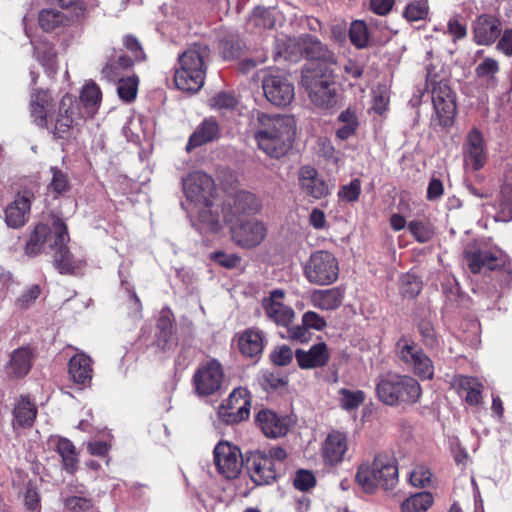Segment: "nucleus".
I'll return each instance as SVG.
<instances>
[{"label":"nucleus","mask_w":512,"mask_h":512,"mask_svg":"<svg viewBox=\"0 0 512 512\" xmlns=\"http://www.w3.org/2000/svg\"><path fill=\"white\" fill-rule=\"evenodd\" d=\"M231 224V238L242 248L251 249L258 246L267 235L266 225L257 219H241Z\"/></svg>","instance_id":"nucleus-17"},{"label":"nucleus","mask_w":512,"mask_h":512,"mask_svg":"<svg viewBox=\"0 0 512 512\" xmlns=\"http://www.w3.org/2000/svg\"><path fill=\"white\" fill-rule=\"evenodd\" d=\"M427 88L431 89L432 103L442 127H449L453 124L457 108L455 95L447 81L435 82L427 80Z\"/></svg>","instance_id":"nucleus-12"},{"label":"nucleus","mask_w":512,"mask_h":512,"mask_svg":"<svg viewBox=\"0 0 512 512\" xmlns=\"http://www.w3.org/2000/svg\"><path fill=\"white\" fill-rule=\"evenodd\" d=\"M218 135V123L212 118L205 119L190 136L189 141L186 145V150L190 152L194 148L212 142L218 137Z\"/></svg>","instance_id":"nucleus-32"},{"label":"nucleus","mask_w":512,"mask_h":512,"mask_svg":"<svg viewBox=\"0 0 512 512\" xmlns=\"http://www.w3.org/2000/svg\"><path fill=\"white\" fill-rule=\"evenodd\" d=\"M295 358L300 368L314 369L325 366L329 361V352L327 345L323 342L313 345L309 350L305 351L297 349Z\"/></svg>","instance_id":"nucleus-29"},{"label":"nucleus","mask_w":512,"mask_h":512,"mask_svg":"<svg viewBox=\"0 0 512 512\" xmlns=\"http://www.w3.org/2000/svg\"><path fill=\"white\" fill-rule=\"evenodd\" d=\"M41 287L37 284L27 287L17 298L16 305L22 309L30 307L34 301L40 296Z\"/></svg>","instance_id":"nucleus-52"},{"label":"nucleus","mask_w":512,"mask_h":512,"mask_svg":"<svg viewBox=\"0 0 512 512\" xmlns=\"http://www.w3.org/2000/svg\"><path fill=\"white\" fill-rule=\"evenodd\" d=\"M50 172L52 179L48 186L49 190L56 195H62L67 192L70 188L68 175L57 167H51Z\"/></svg>","instance_id":"nucleus-49"},{"label":"nucleus","mask_w":512,"mask_h":512,"mask_svg":"<svg viewBox=\"0 0 512 512\" xmlns=\"http://www.w3.org/2000/svg\"><path fill=\"white\" fill-rule=\"evenodd\" d=\"M53 244V218L51 225L40 223L36 225L25 246V252L29 256H36L44 251L47 246Z\"/></svg>","instance_id":"nucleus-30"},{"label":"nucleus","mask_w":512,"mask_h":512,"mask_svg":"<svg viewBox=\"0 0 512 512\" xmlns=\"http://www.w3.org/2000/svg\"><path fill=\"white\" fill-rule=\"evenodd\" d=\"M348 451V438L346 433L331 431L322 445V456L325 463L335 466L344 460Z\"/></svg>","instance_id":"nucleus-23"},{"label":"nucleus","mask_w":512,"mask_h":512,"mask_svg":"<svg viewBox=\"0 0 512 512\" xmlns=\"http://www.w3.org/2000/svg\"><path fill=\"white\" fill-rule=\"evenodd\" d=\"M255 421L263 434L268 438L283 437L289 431L288 418L280 416L269 409L260 410L256 415Z\"/></svg>","instance_id":"nucleus-22"},{"label":"nucleus","mask_w":512,"mask_h":512,"mask_svg":"<svg viewBox=\"0 0 512 512\" xmlns=\"http://www.w3.org/2000/svg\"><path fill=\"white\" fill-rule=\"evenodd\" d=\"M183 190L187 201L197 209L199 220L210 231L218 232L221 220L215 208L216 189L212 177L202 171L192 172L183 179Z\"/></svg>","instance_id":"nucleus-1"},{"label":"nucleus","mask_w":512,"mask_h":512,"mask_svg":"<svg viewBox=\"0 0 512 512\" xmlns=\"http://www.w3.org/2000/svg\"><path fill=\"white\" fill-rule=\"evenodd\" d=\"M92 361L85 354L74 355L69 362V374L74 382L87 385L92 379Z\"/></svg>","instance_id":"nucleus-36"},{"label":"nucleus","mask_w":512,"mask_h":512,"mask_svg":"<svg viewBox=\"0 0 512 512\" xmlns=\"http://www.w3.org/2000/svg\"><path fill=\"white\" fill-rule=\"evenodd\" d=\"M261 209V200L255 194L241 190L227 197L221 206V214L225 223H233L243 216L257 214Z\"/></svg>","instance_id":"nucleus-11"},{"label":"nucleus","mask_w":512,"mask_h":512,"mask_svg":"<svg viewBox=\"0 0 512 512\" xmlns=\"http://www.w3.org/2000/svg\"><path fill=\"white\" fill-rule=\"evenodd\" d=\"M298 183L301 192L314 200L325 198L330 194L327 182L319 177L318 171L310 165L300 168Z\"/></svg>","instance_id":"nucleus-20"},{"label":"nucleus","mask_w":512,"mask_h":512,"mask_svg":"<svg viewBox=\"0 0 512 512\" xmlns=\"http://www.w3.org/2000/svg\"><path fill=\"white\" fill-rule=\"evenodd\" d=\"M302 324L307 327L321 331L326 327L325 319L314 311H307L302 316Z\"/></svg>","instance_id":"nucleus-57"},{"label":"nucleus","mask_w":512,"mask_h":512,"mask_svg":"<svg viewBox=\"0 0 512 512\" xmlns=\"http://www.w3.org/2000/svg\"><path fill=\"white\" fill-rule=\"evenodd\" d=\"M376 394L385 405L395 406L400 403H417L422 390L419 382L413 377L388 372L377 378Z\"/></svg>","instance_id":"nucleus-6"},{"label":"nucleus","mask_w":512,"mask_h":512,"mask_svg":"<svg viewBox=\"0 0 512 512\" xmlns=\"http://www.w3.org/2000/svg\"><path fill=\"white\" fill-rule=\"evenodd\" d=\"M422 289V283L419 278L412 274L406 273L400 278V291L406 298L416 297Z\"/></svg>","instance_id":"nucleus-48"},{"label":"nucleus","mask_w":512,"mask_h":512,"mask_svg":"<svg viewBox=\"0 0 512 512\" xmlns=\"http://www.w3.org/2000/svg\"><path fill=\"white\" fill-rule=\"evenodd\" d=\"M123 45L125 48L132 53L133 57L137 61H142L145 59V54L142 49V46L137 38L132 35H126L123 38Z\"/></svg>","instance_id":"nucleus-59"},{"label":"nucleus","mask_w":512,"mask_h":512,"mask_svg":"<svg viewBox=\"0 0 512 512\" xmlns=\"http://www.w3.org/2000/svg\"><path fill=\"white\" fill-rule=\"evenodd\" d=\"M301 54L312 62L321 61L320 58L325 55L324 45L315 37L305 35L300 38Z\"/></svg>","instance_id":"nucleus-40"},{"label":"nucleus","mask_w":512,"mask_h":512,"mask_svg":"<svg viewBox=\"0 0 512 512\" xmlns=\"http://www.w3.org/2000/svg\"><path fill=\"white\" fill-rule=\"evenodd\" d=\"M210 56L209 47L201 43L193 44L180 54L174 75L176 87L184 92L199 91L204 84Z\"/></svg>","instance_id":"nucleus-4"},{"label":"nucleus","mask_w":512,"mask_h":512,"mask_svg":"<svg viewBox=\"0 0 512 512\" xmlns=\"http://www.w3.org/2000/svg\"><path fill=\"white\" fill-rule=\"evenodd\" d=\"M212 258L221 266L233 269L240 265L241 258L237 254H227L222 251L215 252Z\"/></svg>","instance_id":"nucleus-58"},{"label":"nucleus","mask_w":512,"mask_h":512,"mask_svg":"<svg viewBox=\"0 0 512 512\" xmlns=\"http://www.w3.org/2000/svg\"><path fill=\"white\" fill-rule=\"evenodd\" d=\"M499 72L498 61L493 58H485L475 69L478 78L484 79L487 84L495 85V76Z\"/></svg>","instance_id":"nucleus-47"},{"label":"nucleus","mask_w":512,"mask_h":512,"mask_svg":"<svg viewBox=\"0 0 512 512\" xmlns=\"http://www.w3.org/2000/svg\"><path fill=\"white\" fill-rule=\"evenodd\" d=\"M306 280L317 286L331 285L339 277V262L336 256L327 250L313 252L303 265Z\"/></svg>","instance_id":"nucleus-7"},{"label":"nucleus","mask_w":512,"mask_h":512,"mask_svg":"<svg viewBox=\"0 0 512 512\" xmlns=\"http://www.w3.org/2000/svg\"><path fill=\"white\" fill-rule=\"evenodd\" d=\"M239 352L248 358L258 357L264 349V334L257 328H248L235 336Z\"/></svg>","instance_id":"nucleus-27"},{"label":"nucleus","mask_w":512,"mask_h":512,"mask_svg":"<svg viewBox=\"0 0 512 512\" xmlns=\"http://www.w3.org/2000/svg\"><path fill=\"white\" fill-rule=\"evenodd\" d=\"M288 336L292 340L299 341L301 343L308 342L311 338V333L305 325H296L288 329Z\"/></svg>","instance_id":"nucleus-61"},{"label":"nucleus","mask_w":512,"mask_h":512,"mask_svg":"<svg viewBox=\"0 0 512 512\" xmlns=\"http://www.w3.org/2000/svg\"><path fill=\"white\" fill-rule=\"evenodd\" d=\"M296 489L300 491H307L313 488L316 484L315 476L308 470H299L293 480Z\"/></svg>","instance_id":"nucleus-54"},{"label":"nucleus","mask_w":512,"mask_h":512,"mask_svg":"<svg viewBox=\"0 0 512 512\" xmlns=\"http://www.w3.org/2000/svg\"><path fill=\"white\" fill-rule=\"evenodd\" d=\"M432 473L424 466H417L410 474V483L415 487H426L430 484Z\"/></svg>","instance_id":"nucleus-55"},{"label":"nucleus","mask_w":512,"mask_h":512,"mask_svg":"<svg viewBox=\"0 0 512 512\" xmlns=\"http://www.w3.org/2000/svg\"><path fill=\"white\" fill-rule=\"evenodd\" d=\"M51 97L47 91L36 90L31 95L30 113L34 123L39 127H48L49 116H47V107Z\"/></svg>","instance_id":"nucleus-35"},{"label":"nucleus","mask_w":512,"mask_h":512,"mask_svg":"<svg viewBox=\"0 0 512 512\" xmlns=\"http://www.w3.org/2000/svg\"><path fill=\"white\" fill-rule=\"evenodd\" d=\"M33 353L29 347H21L13 351L7 365L10 376L21 378L28 374L32 367Z\"/></svg>","instance_id":"nucleus-33"},{"label":"nucleus","mask_w":512,"mask_h":512,"mask_svg":"<svg viewBox=\"0 0 512 512\" xmlns=\"http://www.w3.org/2000/svg\"><path fill=\"white\" fill-rule=\"evenodd\" d=\"M474 40L479 45L493 43L501 32V23L490 15L479 16L473 26Z\"/></svg>","instance_id":"nucleus-28"},{"label":"nucleus","mask_w":512,"mask_h":512,"mask_svg":"<svg viewBox=\"0 0 512 512\" xmlns=\"http://www.w3.org/2000/svg\"><path fill=\"white\" fill-rule=\"evenodd\" d=\"M239 101L232 92H220L210 99L212 108L225 113L236 109Z\"/></svg>","instance_id":"nucleus-46"},{"label":"nucleus","mask_w":512,"mask_h":512,"mask_svg":"<svg viewBox=\"0 0 512 512\" xmlns=\"http://www.w3.org/2000/svg\"><path fill=\"white\" fill-rule=\"evenodd\" d=\"M117 83V94L119 98L127 103L135 100L138 92L139 78L136 75L122 77Z\"/></svg>","instance_id":"nucleus-42"},{"label":"nucleus","mask_w":512,"mask_h":512,"mask_svg":"<svg viewBox=\"0 0 512 512\" xmlns=\"http://www.w3.org/2000/svg\"><path fill=\"white\" fill-rule=\"evenodd\" d=\"M218 472L227 479L236 478L242 469L243 458L240 449L227 441H220L213 451Z\"/></svg>","instance_id":"nucleus-18"},{"label":"nucleus","mask_w":512,"mask_h":512,"mask_svg":"<svg viewBox=\"0 0 512 512\" xmlns=\"http://www.w3.org/2000/svg\"><path fill=\"white\" fill-rule=\"evenodd\" d=\"M266 99L278 107H286L295 96L294 85L280 72H270L262 80Z\"/></svg>","instance_id":"nucleus-16"},{"label":"nucleus","mask_w":512,"mask_h":512,"mask_svg":"<svg viewBox=\"0 0 512 512\" xmlns=\"http://www.w3.org/2000/svg\"><path fill=\"white\" fill-rule=\"evenodd\" d=\"M389 93L385 88H378L373 91L372 109L375 113L382 115L389 105Z\"/></svg>","instance_id":"nucleus-53"},{"label":"nucleus","mask_w":512,"mask_h":512,"mask_svg":"<svg viewBox=\"0 0 512 512\" xmlns=\"http://www.w3.org/2000/svg\"><path fill=\"white\" fill-rule=\"evenodd\" d=\"M357 484L367 493L377 488L393 489L398 483L396 460L386 453H380L372 461L363 462L356 473Z\"/></svg>","instance_id":"nucleus-5"},{"label":"nucleus","mask_w":512,"mask_h":512,"mask_svg":"<svg viewBox=\"0 0 512 512\" xmlns=\"http://www.w3.org/2000/svg\"><path fill=\"white\" fill-rule=\"evenodd\" d=\"M81 110V104L72 95L65 94L55 115H49L47 129L56 138H66L73 127L79 125L85 119Z\"/></svg>","instance_id":"nucleus-8"},{"label":"nucleus","mask_w":512,"mask_h":512,"mask_svg":"<svg viewBox=\"0 0 512 512\" xmlns=\"http://www.w3.org/2000/svg\"><path fill=\"white\" fill-rule=\"evenodd\" d=\"M69 241L67 226L59 217H53V244L55 250L54 265L61 274H71L76 269V263L66 244Z\"/></svg>","instance_id":"nucleus-14"},{"label":"nucleus","mask_w":512,"mask_h":512,"mask_svg":"<svg viewBox=\"0 0 512 512\" xmlns=\"http://www.w3.org/2000/svg\"><path fill=\"white\" fill-rule=\"evenodd\" d=\"M444 192V186L440 179L432 178L428 184L427 188V199L429 201L438 200Z\"/></svg>","instance_id":"nucleus-62"},{"label":"nucleus","mask_w":512,"mask_h":512,"mask_svg":"<svg viewBox=\"0 0 512 512\" xmlns=\"http://www.w3.org/2000/svg\"><path fill=\"white\" fill-rule=\"evenodd\" d=\"M249 463L250 477L256 485H268L276 479L275 465L264 452H255Z\"/></svg>","instance_id":"nucleus-25"},{"label":"nucleus","mask_w":512,"mask_h":512,"mask_svg":"<svg viewBox=\"0 0 512 512\" xmlns=\"http://www.w3.org/2000/svg\"><path fill=\"white\" fill-rule=\"evenodd\" d=\"M332 65L327 61L310 62L302 71L301 83L310 101L324 110L334 108L338 102Z\"/></svg>","instance_id":"nucleus-3"},{"label":"nucleus","mask_w":512,"mask_h":512,"mask_svg":"<svg viewBox=\"0 0 512 512\" xmlns=\"http://www.w3.org/2000/svg\"><path fill=\"white\" fill-rule=\"evenodd\" d=\"M343 291L339 287L326 290H316L311 294V303L321 310H336L342 304Z\"/></svg>","instance_id":"nucleus-34"},{"label":"nucleus","mask_w":512,"mask_h":512,"mask_svg":"<svg viewBox=\"0 0 512 512\" xmlns=\"http://www.w3.org/2000/svg\"><path fill=\"white\" fill-rule=\"evenodd\" d=\"M102 93L99 86L94 82H88L80 94L81 110L85 117H93L101 103Z\"/></svg>","instance_id":"nucleus-37"},{"label":"nucleus","mask_w":512,"mask_h":512,"mask_svg":"<svg viewBox=\"0 0 512 512\" xmlns=\"http://www.w3.org/2000/svg\"><path fill=\"white\" fill-rule=\"evenodd\" d=\"M271 361L278 366H286L293 359V351L288 346H281L275 349L270 355Z\"/></svg>","instance_id":"nucleus-56"},{"label":"nucleus","mask_w":512,"mask_h":512,"mask_svg":"<svg viewBox=\"0 0 512 512\" xmlns=\"http://www.w3.org/2000/svg\"><path fill=\"white\" fill-rule=\"evenodd\" d=\"M361 194V181L353 179L350 183L340 187L338 197L343 202H355Z\"/></svg>","instance_id":"nucleus-50"},{"label":"nucleus","mask_w":512,"mask_h":512,"mask_svg":"<svg viewBox=\"0 0 512 512\" xmlns=\"http://www.w3.org/2000/svg\"><path fill=\"white\" fill-rule=\"evenodd\" d=\"M498 50L506 56H512V29L505 30L497 44Z\"/></svg>","instance_id":"nucleus-64"},{"label":"nucleus","mask_w":512,"mask_h":512,"mask_svg":"<svg viewBox=\"0 0 512 512\" xmlns=\"http://www.w3.org/2000/svg\"><path fill=\"white\" fill-rule=\"evenodd\" d=\"M224 379L222 364L217 359H210L199 365L193 375L195 392L199 396H210L218 392Z\"/></svg>","instance_id":"nucleus-13"},{"label":"nucleus","mask_w":512,"mask_h":512,"mask_svg":"<svg viewBox=\"0 0 512 512\" xmlns=\"http://www.w3.org/2000/svg\"><path fill=\"white\" fill-rule=\"evenodd\" d=\"M14 426L29 428L33 425L37 416V407L30 398L22 396L16 403L14 410Z\"/></svg>","instance_id":"nucleus-38"},{"label":"nucleus","mask_w":512,"mask_h":512,"mask_svg":"<svg viewBox=\"0 0 512 512\" xmlns=\"http://www.w3.org/2000/svg\"><path fill=\"white\" fill-rule=\"evenodd\" d=\"M251 397L245 388H236L229 395L225 404L218 408V418L226 424H236L248 419Z\"/></svg>","instance_id":"nucleus-15"},{"label":"nucleus","mask_w":512,"mask_h":512,"mask_svg":"<svg viewBox=\"0 0 512 512\" xmlns=\"http://www.w3.org/2000/svg\"><path fill=\"white\" fill-rule=\"evenodd\" d=\"M32 197L31 192L25 191L18 194L15 200L7 206L5 221L9 227L17 229L28 221Z\"/></svg>","instance_id":"nucleus-26"},{"label":"nucleus","mask_w":512,"mask_h":512,"mask_svg":"<svg viewBox=\"0 0 512 512\" xmlns=\"http://www.w3.org/2000/svg\"><path fill=\"white\" fill-rule=\"evenodd\" d=\"M133 66V60L125 55L110 58L101 71L103 79L115 83L123 76V72Z\"/></svg>","instance_id":"nucleus-39"},{"label":"nucleus","mask_w":512,"mask_h":512,"mask_svg":"<svg viewBox=\"0 0 512 512\" xmlns=\"http://www.w3.org/2000/svg\"><path fill=\"white\" fill-rule=\"evenodd\" d=\"M260 127L255 134L258 146L273 158L284 156L292 147L296 122L290 115L260 114Z\"/></svg>","instance_id":"nucleus-2"},{"label":"nucleus","mask_w":512,"mask_h":512,"mask_svg":"<svg viewBox=\"0 0 512 512\" xmlns=\"http://www.w3.org/2000/svg\"><path fill=\"white\" fill-rule=\"evenodd\" d=\"M428 13V7L425 2L415 1L408 4L403 12V16L408 21H418L426 17Z\"/></svg>","instance_id":"nucleus-51"},{"label":"nucleus","mask_w":512,"mask_h":512,"mask_svg":"<svg viewBox=\"0 0 512 512\" xmlns=\"http://www.w3.org/2000/svg\"><path fill=\"white\" fill-rule=\"evenodd\" d=\"M433 504L430 492H421L405 499L401 505L402 512H426Z\"/></svg>","instance_id":"nucleus-41"},{"label":"nucleus","mask_w":512,"mask_h":512,"mask_svg":"<svg viewBox=\"0 0 512 512\" xmlns=\"http://www.w3.org/2000/svg\"><path fill=\"white\" fill-rule=\"evenodd\" d=\"M284 294L281 289L271 291L270 296L263 299L262 306L270 320L277 325L286 327L292 322L295 313L292 308L281 302Z\"/></svg>","instance_id":"nucleus-21"},{"label":"nucleus","mask_w":512,"mask_h":512,"mask_svg":"<svg viewBox=\"0 0 512 512\" xmlns=\"http://www.w3.org/2000/svg\"><path fill=\"white\" fill-rule=\"evenodd\" d=\"M50 442L61 458L62 468L68 473H74L78 468V452L69 439L61 436L52 437Z\"/></svg>","instance_id":"nucleus-31"},{"label":"nucleus","mask_w":512,"mask_h":512,"mask_svg":"<svg viewBox=\"0 0 512 512\" xmlns=\"http://www.w3.org/2000/svg\"><path fill=\"white\" fill-rule=\"evenodd\" d=\"M65 505L72 512H85L92 508L91 500L77 496L68 498Z\"/></svg>","instance_id":"nucleus-60"},{"label":"nucleus","mask_w":512,"mask_h":512,"mask_svg":"<svg viewBox=\"0 0 512 512\" xmlns=\"http://www.w3.org/2000/svg\"><path fill=\"white\" fill-rule=\"evenodd\" d=\"M365 400V394L361 390H349L342 388L339 390L340 406L344 410H356Z\"/></svg>","instance_id":"nucleus-44"},{"label":"nucleus","mask_w":512,"mask_h":512,"mask_svg":"<svg viewBox=\"0 0 512 512\" xmlns=\"http://www.w3.org/2000/svg\"><path fill=\"white\" fill-rule=\"evenodd\" d=\"M464 260L473 274L483 270L495 271L505 265V259L500 250L484 247L474 240L467 244L463 251Z\"/></svg>","instance_id":"nucleus-10"},{"label":"nucleus","mask_w":512,"mask_h":512,"mask_svg":"<svg viewBox=\"0 0 512 512\" xmlns=\"http://www.w3.org/2000/svg\"><path fill=\"white\" fill-rule=\"evenodd\" d=\"M310 225L317 229H325L327 226L325 213L319 208H313L309 215Z\"/></svg>","instance_id":"nucleus-63"},{"label":"nucleus","mask_w":512,"mask_h":512,"mask_svg":"<svg viewBox=\"0 0 512 512\" xmlns=\"http://www.w3.org/2000/svg\"><path fill=\"white\" fill-rule=\"evenodd\" d=\"M397 358L407 365L421 379H432L434 366L432 360L413 341L405 337L400 338L395 346Z\"/></svg>","instance_id":"nucleus-9"},{"label":"nucleus","mask_w":512,"mask_h":512,"mask_svg":"<svg viewBox=\"0 0 512 512\" xmlns=\"http://www.w3.org/2000/svg\"><path fill=\"white\" fill-rule=\"evenodd\" d=\"M85 9L75 6L73 10L61 11L57 9H43L40 11L38 21L40 27L46 32L71 26L84 17Z\"/></svg>","instance_id":"nucleus-19"},{"label":"nucleus","mask_w":512,"mask_h":512,"mask_svg":"<svg viewBox=\"0 0 512 512\" xmlns=\"http://www.w3.org/2000/svg\"><path fill=\"white\" fill-rule=\"evenodd\" d=\"M408 230L419 243L430 241L434 235V227L427 220H413L408 223Z\"/></svg>","instance_id":"nucleus-43"},{"label":"nucleus","mask_w":512,"mask_h":512,"mask_svg":"<svg viewBox=\"0 0 512 512\" xmlns=\"http://www.w3.org/2000/svg\"><path fill=\"white\" fill-rule=\"evenodd\" d=\"M349 37L353 45L357 48H364L369 42V33L367 25L362 20H355L351 23Z\"/></svg>","instance_id":"nucleus-45"},{"label":"nucleus","mask_w":512,"mask_h":512,"mask_svg":"<svg viewBox=\"0 0 512 512\" xmlns=\"http://www.w3.org/2000/svg\"><path fill=\"white\" fill-rule=\"evenodd\" d=\"M464 159L471 164L474 170L481 169L486 161L484 139L477 128H472L466 136L464 146Z\"/></svg>","instance_id":"nucleus-24"}]
</instances>
